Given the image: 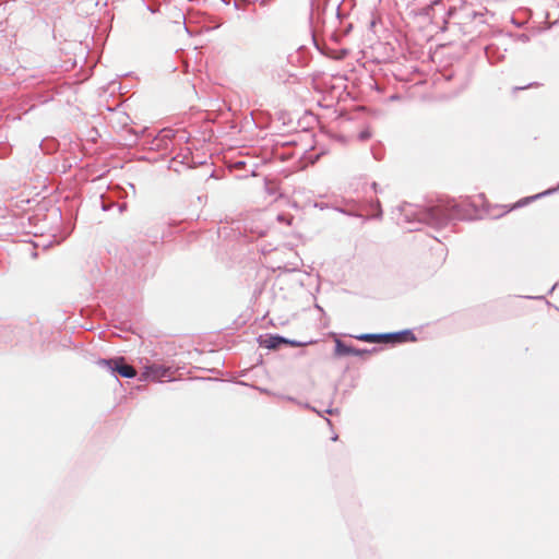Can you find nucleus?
Wrapping results in <instances>:
<instances>
[{
  "label": "nucleus",
  "instance_id": "obj_1",
  "mask_svg": "<svg viewBox=\"0 0 559 559\" xmlns=\"http://www.w3.org/2000/svg\"><path fill=\"white\" fill-rule=\"evenodd\" d=\"M96 364L109 370L111 373L118 372L121 377L131 379L136 376V371L132 366L124 364V359L122 357L111 358V359H98Z\"/></svg>",
  "mask_w": 559,
  "mask_h": 559
},
{
  "label": "nucleus",
  "instance_id": "obj_2",
  "mask_svg": "<svg viewBox=\"0 0 559 559\" xmlns=\"http://www.w3.org/2000/svg\"><path fill=\"white\" fill-rule=\"evenodd\" d=\"M311 343H312V341L300 342V341L287 338V337H284V336L277 335V334H266L264 336V338H261V341H260V345H262L269 349H275L282 344L290 345L294 347H299V346H306Z\"/></svg>",
  "mask_w": 559,
  "mask_h": 559
},
{
  "label": "nucleus",
  "instance_id": "obj_3",
  "mask_svg": "<svg viewBox=\"0 0 559 559\" xmlns=\"http://www.w3.org/2000/svg\"><path fill=\"white\" fill-rule=\"evenodd\" d=\"M170 368L162 365H151L145 368L144 376L146 379L157 381L169 374Z\"/></svg>",
  "mask_w": 559,
  "mask_h": 559
},
{
  "label": "nucleus",
  "instance_id": "obj_4",
  "mask_svg": "<svg viewBox=\"0 0 559 559\" xmlns=\"http://www.w3.org/2000/svg\"><path fill=\"white\" fill-rule=\"evenodd\" d=\"M369 350L367 349H357L352 346L346 345L341 340H335V355L336 356H362L365 354H368Z\"/></svg>",
  "mask_w": 559,
  "mask_h": 559
},
{
  "label": "nucleus",
  "instance_id": "obj_5",
  "mask_svg": "<svg viewBox=\"0 0 559 559\" xmlns=\"http://www.w3.org/2000/svg\"><path fill=\"white\" fill-rule=\"evenodd\" d=\"M558 190H559V185L556 188H551V189H548V190L543 191L540 193H537L535 195L524 198V199L520 200L516 204H514L512 209H516V207H521L523 205H526V204H528L532 201H535V200L540 199L543 197L552 194V193H555Z\"/></svg>",
  "mask_w": 559,
  "mask_h": 559
},
{
  "label": "nucleus",
  "instance_id": "obj_6",
  "mask_svg": "<svg viewBox=\"0 0 559 559\" xmlns=\"http://www.w3.org/2000/svg\"><path fill=\"white\" fill-rule=\"evenodd\" d=\"M356 338L365 342H383L382 333H364L357 335Z\"/></svg>",
  "mask_w": 559,
  "mask_h": 559
},
{
  "label": "nucleus",
  "instance_id": "obj_7",
  "mask_svg": "<svg viewBox=\"0 0 559 559\" xmlns=\"http://www.w3.org/2000/svg\"><path fill=\"white\" fill-rule=\"evenodd\" d=\"M383 342H401L403 341V333L399 332H391V333H382Z\"/></svg>",
  "mask_w": 559,
  "mask_h": 559
},
{
  "label": "nucleus",
  "instance_id": "obj_8",
  "mask_svg": "<svg viewBox=\"0 0 559 559\" xmlns=\"http://www.w3.org/2000/svg\"><path fill=\"white\" fill-rule=\"evenodd\" d=\"M400 333H403V341H415L416 340V336L414 335V333L412 332V330H403V331H400Z\"/></svg>",
  "mask_w": 559,
  "mask_h": 559
},
{
  "label": "nucleus",
  "instance_id": "obj_9",
  "mask_svg": "<svg viewBox=\"0 0 559 559\" xmlns=\"http://www.w3.org/2000/svg\"><path fill=\"white\" fill-rule=\"evenodd\" d=\"M371 206L378 210V213H377V215L374 217L376 218H381L382 217V210H381L379 200L372 202Z\"/></svg>",
  "mask_w": 559,
  "mask_h": 559
},
{
  "label": "nucleus",
  "instance_id": "obj_10",
  "mask_svg": "<svg viewBox=\"0 0 559 559\" xmlns=\"http://www.w3.org/2000/svg\"><path fill=\"white\" fill-rule=\"evenodd\" d=\"M340 411L338 408H332V407H328L324 413L325 414H329V415H334V414H337Z\"/></svg>",
  "mask_w": 559,
  "mask_h": 559
},
{
  "label": "nucleus",
  "instance_id": "obj_11",
  "mask_svg": "<svg viewBox=\"0 0 559 559\" xmlns=\"http://www.w3.org/2000/svg\"><path fill=\"white\" fill-rule=\"evenodd\" d=\"M370 138V133L368 131H362L359 133V139L360 140H367Z\"/></svg>",
  "mask_w": 559,
  "mask_h": 559
},
{
  "label": "nucleus",
  "instance_id": "obj_12",
  "mask_svg": "<svg viewBox=\"0 0 559 559\" xmlns=\"http://www.w3.org/2000/svg\"><path fill=\"white\" fill-rule=\"evenodd\" d=\"M534 85H536V83H530V84H527L525 86L514 87V91L525 90V88H527L530 86H534Z\"/></svg>",
  "mask_w": 559,
  "mask_h": 559
},
{
  "label": "nucleus",
  "instance_id": "obj_13",
  "mask_svg": "<svg viewBox=\"0 0 559 559\" xmlns=\"http://www.w3.org/2000/svg\"><path fill=\"white\" fill-rule=\"evenodd\" d=\"M281 397H282L283 400H286V401H289V402H294V403H296V402H297V400H296V399H294V397H292V396L281 395Z\"/></svg>",
  "mask_w": 559,
  "mask_h": 559
},
{
  "label": "nucleus",
  "instance_id": "obj_14",
  "mask_svg": "<svg viewBox=\"0 0 559 559\" xmlns=\"http://www.w3.org/2000/svg\"><path fill=\"white\" fill-rule=\"evenodd\" d=\"M455 216H456L457 218H469V217H471V215H469V214H461V213H455Z\"/></svg>",
  "mask_w": 559,
  "mask_h": 559
},
{
  "label": "nucleus",
  "instance_id": "obj_15",
  "mask_svg": "<svg viewBox=\"0 0 559 559\" xmlns=\"http://www.w3.org/2000/svg\"><path fill=\"white\" fill-rule=\"evenodd\" d=\"M296 403H297L299 406H302V407L308 408V409H311V407H312V406H311L310 404H308V403H301V402H298V401H297Z\"/></svg>",
  "mask_w": 559,
  "mask_h": 559
},
{
  "label": "nucleus",
  "instance_id": "obj_16",
  "mask_svg": "<svg viewBox=\"0 0 559 559\" xmlns=\"http://www.w3.org/2000/svg\"><path fill=\"white\" fill-rule=\"evenodd\" d=\"M276 218H277V221H278V222L288 223V221L285 218V216H284V215H281V214H280V215H277V216H276Z\"/></svg>",
  "mask_w": 559,
  "mask_h": 559
},
{
  "label": "nucleus",
  "instance_id": "obj_17",
  "mask_svg": "<svg viewBox=\"0 0 559 559\" xmlns=\"http://www.w3.org/2000/svg\"><path fill=\"white\" fill-rule=\"evenodd\" d=\"M371 188H372V190H373L376 193H378V192H379V189H378V185H377V182H372Z\"/></svg>",
  "mask_w": 559,
  "mask_h": 559
},
{
  "label": "nucleus",
  "instance_id": "obj_18",
  "mask_svg": "<svg viewBox=\"0 0 559 559\" xmlns=\"http://www.w3.org/2000/svg\"><path fill=\"white\" fill-rule=\"evenodd\" d=\"M311 411H312V412H314V413H317L319 416H322L321 412H320V411H318L316 407H313V406H312V407H311Z\"/></svg>",
  "mask_w": 559,
  "mask_h": 559
},
{
  "label": "nucleus",
  "instance_id": "obj_19",
  "mask_svg": "<svg viewBox=\"0 0 559 559\" xmlns=\"http://www.w3.org/2000/svg\"><path fill=\"white\" fill-rule=\"evenodd\" d=\"M188 154H189V153H187L186 155H185V154H181V157H182L181 163H185V159L187 158Z\"/></svg>",
  "mask_w": 559,
  "mask_h": 559
},
{
  "label": "nucleus",
  "instance_id": "obj_20",
  "mask_svg": "<svg viewBox=\"0 0 559 559\" xmlns=\"http://www.w3.org/2000/svg\"><path fill=\"white\" fill-rule=\"evenodd\" d=\"M188 154H189V153H187L186 155H185V154H181V157H182L181 163H185V159L187 158Z\"/></svg>",
  "mask_w": 559,
  "mask_h": 559
},
{
  "label": "nucleus",
  "instance_id": "obj_21",
  "mask_svg": "<svg viewBox=\"0 0 559 559\" xmlns=\"http://www.w3.org/2000/svg\"><path fill=\"white\" fill-rule=\"evenodd\" d=\"M556 286H557V285H554V286L550 288L549 293H551L552 290H555Z\"/></svg>",
  "mask_w": 559,
  "mask_h": 559
},
{
  "label": "nucleus",
  "instance_id": "obj_22",
  "mask_svg": "<svg viewBox=\"0 0 559 559\" xmlns=\"http://www.w3.org/2000/svg\"><path fill=\"white\" fill-rule=\"evenodd\" d=\"M337 439V436H332V440L335 441Z\"/></svg>",
  "mask_w": 559,
  "mask_h": 559
},
{
  "label": "nucleus",
  "instance_id": "obj_23",
  "mask_svg": "<svg viewBox=\"0 0 559 559\" xmlns=\"http://www.w3.org/2000/svg\"><path fill=\"white\" fill-rule=\"evenodd\" d=\"M326 423L331 425V420L329 418H325Z\"/></svg>",
  "mask_w": 559,
  "mask_h": 559
}]
</instances>
